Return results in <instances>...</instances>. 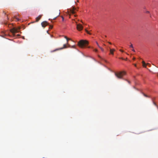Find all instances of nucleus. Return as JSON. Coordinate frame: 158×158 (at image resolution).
Here are the masks:
<instances>
[{
    "mask_svg": "<svg viewBox=\"0 0 158 158\" xmlns=\"http://www.w3.org/2000/svg\"><path fill=\"white\" fill-rule=\"evenodd\" d=\"M88 42L86 40H81L78 43L79 46L81 48H84L86 45L88 44Z\"/></svg>",
    "mask_w": 158,
    "mask_h": 158,
    "instance_id": "1",
    "label": "nucleus"
},
{
    "mask_svg": "<svg viewBox=\"0 0 158 158\" xmlns=\"http://www.w3.org/2000/svg\"><path fill=\"white\" fill-rule=\"evenodd\" d=\"M115 76L118 78L122 79L123 77L125 75L126 73L124 71L120 72L118 73H115Z\"/></svg>",
    "mask_w": 158,
    "mask_h": 158,
    "instance_id": "2",
    "label": "nucleus"
},
{
    "mask_svg": "<svg viewBox=\"0 0 158 158\" xmlns=\"http://www.w3.org/2000/svg\"><path fill=\"white\" fill-rule=\"evenodd\" d=\"M20 27H18L17 28H13L10 30V32L13 34L14 36L15 35V34L19 32V30L20 29Z\"/></svg>",
    "mask_w": 158,
    "mask_h": 158,
    "instance_id": "3",
    "label": "nucleus"
},
{
    "mask_svg": "<svg viewBox=\"0 0 158 158\" xmlns=\"http://www.w3.org/2000/svg\"><path fill=\"white\" fill-rule=\"evenodd\" d=\"M77 29L79 31L82 30L83 28V26L81 24H77Z\"/></svg>",
    "mask_w": 158,
    "mask_h": 158,
    "instance_id": "4",
    "label": "nucleus"
},
{
    "mask_svg": "<svg viewBox=\"0 0 158 158\" xmlns=\"http://www.w3.org/2000/svg\"><path fill=\"white\" fill-rule=\"evenodd\" d=\"M76 10V8L74 7H73L72 9L70 10V12L72 14L75 13V10Z\"/></svg>",
    "mask_w": 158,
    "mask_h": 158,
    "instance_id": "5",
    "label": "nucleus"
},
{
    "mask_svg": "<svg viewBox=\"0 0 158 158\" xmlns=\"http://www.w3.org/2000/svg\"><path fill=\"white\" fill-rule=\"evenodd\" d=\"M67 48L66 45V44H64L63 47L60 48L56 49L55 50H54L53 51V52H55V51H57V50H61V49H63L64 48Z\"/></svg>",
    "mask_w": 158,
    "mask_h": 158,
    "instance_id": "6",
    "label": "nucleus"
},
{
    "mask_svg": "<svg viewBox=\"0 0 158 158\" xmlns=\"http://www.w3.org/2000/svg\"><path fill=\"white\" fill-rule=\"evenodd\" d=\"M47 24L48 23L46 21H44L41 23V25L42 26L44 27H45L47 25Z\"/></svg>",
    "mask_w": 158,
    "mask_h": 158,
    "instance_id": "7",
    "label": "nucleus"
},
{
    "mask_svg": "<svg viewBox=\"0 0 158 158\" xmlns=\"http://www.w3.org/2000/svg\"><path fill=\"white\" fill-rule=\"evenodd\" d=\"M42 16V15H40L36 17V21L37 22H38L41 18Z\"/></svg>",
    "mask_w": 158,
    "mask_h": 158,
    "instance_id": "8",
    "label": "nucleus"
},
{
    "mask_svg": "<svg viewBox=\"0 0 158 158\" xmlns=\"http://www.w3.org/2000/svg\"><path fill=\"white\" fill-rule=\"evenodd\" d=\"M115 51V49H110V52L111 54L112 55L114 54V52Z\"/></svg>",
    "mask_w": 158,
    "mask_h": 158,
    "instance_id": "9",
    "label": "nucleus"
},
{
    "mask_svg": "<svg viewBox=\"0 0 158 158\" xmlns=\"http://www.w3.org/2000/svg\"><path fill=\"white\" fill-rule=\"evenodd\" d=\"M60 11L59 10V11H58V13H57V15L56 16V17H55L53 19H54V20L58 16H59V15H60Z\"/></svg>",
    "mask_w": 158,
    "mask_h": 158,
    "instance_id": "10",
    "label": "nucleus"
},
{
    "mask_svg": "<svg viewBox=\"0 0 158 158\" xmlns=\"http://www.w3.org/2000/svg\"><path fill=\"white\" fill-rule=\"evenodd\" d=\"M142 64H143V66L145 68H146V63L145 62L143 61L142 62Z\"/></svg>",
    "mask_w": 158,
    "mask_h": 158,
    "instance_id": "11",
    "label": "nucleus"
},
{
    "mask_svg": "<svg viewBox=\"0 0 158 158\" xmlns=\"http://www.w3.org/2000/svg\"><path fill=\"white\" fill-rule=\"evenodd\" d=\"M64 38L66 39L67 40V44H68V40H69L70 39H69L67 36H64Z\"/></svg>",
    "mask_w": 158,
    "mask_h": 158,
    "instance_id": "12",
    "label": "nucleus"
},
{
    "mask_svg": "<svg viewBox=\"0 0 158 158\" xmlns=\"http://www.w3.org/2000/svg\"><path fill=\"white\" fill-rule=\"evenodd\" d=\"M14 18L16 19L17 21H19L20 20L19 18H17V17L16 16H15Z\"/></svg>",
    "mask_w": 158,
    "mask_h": 158,
    "instance_id": "13",
    "label": "nucleus"
},
{
    "mask_svg": "<svg viewBox=\"0 0 158 158\" xmlns=\"http://www.w3.org/2000/svg\"><path fill=\"white\" fill-rule=\"evenodd\" d=\"M85 31L88 34L91 35V33L88 30H87L86 29H85Z\"/></svg>",
    "mask_w": 158,
    "mask_h": 158,
    "instance_id": "14",
    "label": "nucleus"
},
{
    "mask_svg": "<svg viewBox=\"0 0 158 158\" xmlns=\"http://www.w3.org/2000/svg\"><path fill=\"white\" fill-rule=\"evenodd\" d=\"M130 47L132 48H133V45L131 43V45L130 46Z\"/></svg>",
    "mask_w": 158,
    "mask_h": 158,
    "instance_id": "15",
    "label": "nucleus"
},
{
    "mask_svg": "<svg viewBox=\"0 0 158 158\" xmlns=\"http://www.w3.org/2000/svg\"><path fill=\"white\" fill-rule=\"evenodd\" d=\"M53 28V26L52 25H50L49 29H52Z\"/></svg>",
    "mask_w": 158,
    "mask_h": 158,
    "instance_id": "16",
    "label": "nucleus"
},
{
    "mask_svg": "<svg viewBox=\"0 0 158 158\" xmlns=\"http://www.w3.org/2000/svg\"><path fill=\"white\" fill-rule=\"evenodd\" d=\"M96 44L97 45V46H98V47L99 48H101V47L99 46V45L98 43L97 42H96Z\"/></svg>",
    "mask_w": 158,
    "mask_h": 158,
    "instance_id": "17",
    "label": "nucleus"
},
{
    "mask_svg": "<svg viewBox=\"0 0 158 158\" xmlns=\"http://www.w3.org/2000/svg\"><path fill=\"white\" fill-rule=\"evenodd\" d=\"M61 17L62 18V21H63L64 20V18L62 16H61Z\"/></svg>",
    "mask_w": 158,
    "mask_h": 158,
    "instance_id": "18",
    "label": "nucleus"
},
{
    "mask_svg": "<svg viewBox=\"0 0 158 158\" xmlns=\"http://www.w3.org/2000/svg\"><path fill=\"white\" fill-rule=\"evenodd\" d=\"M100 48L101 49V50L102 51L104 52V49L103 48H102L101 47V48Z\"/></svg>",
    "mask_w": 158,
    "mask_h": 158,
    "instance_id": "19",
    "label": "nucleus"
},
{
    "mask_svg": "<svg viewBox=\"0 0 158 158\" xmlns=\"http://www.w3.org/2000/svg\"><path fill=\"white\" fill-rule=\"evenodd\" d=\"M94 51L95 52H98V50L97 49H94Z\"/></svg>",
    "mask_w": 158,
    "mask_h": 158,
    "instance_id": "20",
    "label": "nucleus"
},
{
    "mask_svg": "<svg viewBox=\"0 0 158 158\" xmlns=\"http://www.w3.org/2000/svg\"><path fill=\"white\" fill-rule=\"evenodd\" d=\"M143 95H144V96H145V97H148V96H147V95H146V94H143Z\"/></svg>",
    "mask_w": 158,
    "mask_h": 158,
    "instance_id": "21",
    "label": "nucleus"
},
{
    "mask_svg": "<svg viewBox=\"0 0 158 158\" xmlns=\"http://www.w3.org/2000/svg\"><path fill=\"white\" fill-rule=\"evenodd\" d=\"M126 81H127L129 83V84H130V82L129 81L127 80H125Z\"/></svg>",
    "mask_w": 158,
    "mask_h": 158,
    "instance_id": "22",
    "label": "nucleus"
},
{
    "mask_svg": "<svg viewBox=\"0 0 158 158\" xmlns=\"http://www.w3.org/2000/svg\"><path fill=\"white\" fill-rule=\"evenodd\" d=\"M132 51H133L134 52H135V50L133 49V48H132Z\"/></svg>",
    "mask_w": 158,
    "mask_h": 158,
    "instance_id": "23",
    "label": "nucleus"
},
{
    "mask_svg": "<svg viewBox=\"0 0 158 158\" xmlns=\"http://www.w3.org/2000/svg\"><path fill=\"white\" fill-rule=\"evenodd\" d=\"M149 11H147L146 12V13H149Z\"/></svg>",
    "mask_w": 158,
    "mask_h": 158,
    "instance_id": "24",
    "label": "nucleus"
},
{
    "mask_svg": "<svg viewBox=\"0 0 158 158\" xmlns=\"http://www.w3.org/2000/svg\"><path fill=\"white\" fill-rule=\"evenodd\" d=\"M120 51H121V52H124V51H123V50H121V49L120 50Z\"/></svg>",
    "mask_w": 158,
    "mask_h": 158,
    "instance_id": "25",
    "label": "nucleus"
},
{
    "mask_svg": "<svg viewBox=\"0 0 158 158\" xmlns=\"http://www.w3.org/2000/svg\"><path fill=\"white\" fill-rule=\"evenodd\" d=\"M19 36H20V35H19V34H17V35H16V36H17V37H19Z\"/></svg>",
    "mask_w": 158,
    "mask_h": 158,
    "instance_id": "26",
    "label": "nucleus"
},
{
    "mask_svg": "<svg viewBox=\"0 0 158 158\" xmlns=\"http://www.w3.org/2000/svg\"><path fill=\"white\" fill-rule=\"evenodd\" d=\"M147 65H149V66H150V64L149 63H147Z\"/></svg>",
    "mask_w": 158,
    "mask_h": 158,
    "instance_id": "27",
    "label": "nucleus"
},
{
    "mask_svg": "<svg viewBox=\"0 0 158 158\" xmlns=\"http://www.w3.org/2000/svg\"><path fill=\"white\" fill-rule=\"evenodd\" d=\"M134 64V66H135V67H136V64Z\"/></svg>",
    "mask_w": 158,
    "mask_h": 158,
    "instance_id": "28",
    "label": "nucleus"
},
{
    "mask_svg": "<svg viewBox=\"0 0 158 158\" xmlns=\"http://www.w3.org/2000/svg\"><path fill=\"white\" fill-rule=\"evenodd\" d=\"M108 43L110 44H111V43L110 42H108Z\"/></svg>",
    "mask_w": 158,
    "mask_h": 158,
    "instance_id": "29",
    "label": "nucleus"
},
{
    "mask_svg": "<svg viewBox=\"0 0 158 158\" xmlns=\"http://www.w3.org/2000/svg\"><path fill=\"white\" fill-rule=\"evenodd\" d=\"M120 58V59H123V60H124V59H123V58H122V57H121V58Z\"/></svg>",
    "mask_w": 158,
    "mask_h": 158,
    "instance_id": "30",
    "label": "nucleus"
},
{
    "mask_svg": "<svg viewBox=\"0 0 158 158\" xmlns=\"http://www.w3.org/2000/svg\"><path fill=\"white\" fill-rule=\"evenodd\" d=\"M133 59V60H135V57H134Z\"/></svg>",
    "mask_w": 158,
    "mask_h": 158,
    "instance_id": "31",
    "label": "nucleus"
},
{
    "mask_svg": "<svg viewBox=\"0 0 158 158\" xmlns=\"http://www.w3.org/2000/svg\"><path fill=\"white\" fill-rule=\"evenodd\" d=\"M88 48H90L91 47H90V46H89V47H88Z\"/></svg>",
    "mask_w": 158,
    "mask_h": 158,
    "instance_id": "32",
    "label": "nucleus"
},
{
    "mask_svg": "<svg viewBox=\"0 0 158 158\" xmlns=\"http://www.w3.org/2000/svg\"><path fill=\"white\" fill-rule=\"evenodd\" d=\"M98 56L99 57L101 58V57H100L99 55H98Z\"/></svg>",
    "mask_w": 158,
    "mask_h": 158,
    "instance_id": "33",
    "label": "nucleus"
},
{
    "mask_svg": "<svg viewBox=\"0 0 158 158\" xmlns=\"http://www.w3.org/2000/svg\"><path fill=\"white\" fill-rule=\"evenodd\" d=\"M73 48H74V46H73Z\"/></svg>",
    "mask_w": 158,
    "mask_h": 158,
    "instance_id": "34",
    "label": "nucleus"
},
{
    "mask_svg": "<svg viewBox=\"0 0 158 158\" xmlns=\"http://www.w3.org/2000/svg\"><path fill=\"white\" fill-rule=\"evenodd\" d=\"M149 70L150 72H152V71H150V70H149Z\"/></svg>",
    "mask_w": 158,
    "mask_h": 158,
    "instance_id": "35",
    "label": "nucleus"
},
{
    "mask_svg": "<svg viewBox=\"0 0 158 158\" xmlns=\"http://www.w3.org/2000/svg\"><path fill=\"white\" fill-rule=\"evenodd\" d=\"M3 13H4L5 14H6V13L4 11H3Z\"/></svg>",
    "mask_w": 158,
    "mask_h": 158,
    "instance_id": "36",
    "label": "nucleus"
},
{
    "mask_svg": "<svg viewBox=\"0 0 158 158\" xmlns=\"http://www.w3.org/2000/svg\"><path fill=\"white\" fill-rule=\"evenodd\" d=\"M154 104L155 105H156V103H155V102H154Z\"/></svg>",
    "mask_w": 158,
    "mask_h": 158,
    "instance_id": "37",
    "label": "nucleus"
},
{
    "mask_svg": "<svg viewBox=\"0 0 158 158\" xmlns=\"http://www.w3.org/2000/svg\"><path fill=\"white\" fill-rule=\"evenodd\" d=\"M81 23H83V22H82V21H81Z\"/></svg>",
    "mask_w": 158,
    "mask_h": 158,
    "instance_id": "38",
    "label": "nucleus"
},
{
    "mask_svg": "<svg viewBox=\"0 0 158 158\" xmlns=\"http://www.w3.org/2000/svg\"><path fill=\"white\" fill-rule=\"evenodd\" d=\"M69 18H70V15H69Z\"/></svg>",
    "mask_w": 158,
    "mask_h": 158,
    "instance_id": "39",
    "label": "nucleus"
}]
</instances>
